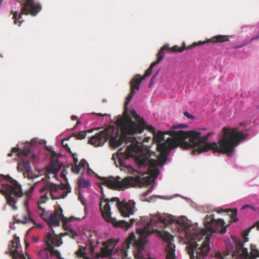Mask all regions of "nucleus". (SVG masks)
Masks as SVG:
<instances>
[{
  "label": "nucleus",
  "instance_id": "nucleus-17",
  "mask_svg": "<svg viewBox=\"0 0 259 259\" xmlns=\"http://www.w3.org/2000/svg\"><path fill=\"white\" fill-rule=\"evenodd\" d=\"M86 165L88 166V168L89 169L87 161L84 159H82L78 164L72 166V171L76 174H79L80 171L82 173L83 171L85 169Z\"/></svg>",
  "mask_w": 259,
  "mask_h": 259
},
{
  "label": "nucleus",
  "instance_id": "nucleus-5",
  "mask_svg": "<svg viewBox=\"0 0 259 259\" xmlns=\"http://www.w3.org/2000/svg\"><path fill=\"white\" fill-rule=\"evenodd\" d=\"M42 142L47 143L45 140L40 141L37 138H34L30 142H27L24 143V148L22 150H20L18 147H14L12 149V152L8 154V156L11 157L12 156L13 153H17L19 160L17 166L18 171L23 172L24 178H27L28 180H31L32 182L38 178V176L34 175L31 171L30 162L28 159L35 157L34 148Z\"/></svg>",
  "mask_w": 259,
  "mask_h": 259
},
{
  "label": "nucleus",
  "instance_id": "nucleus-40",
  "mask_svg": "<svg viewBox=\"0 0 259 259\" xmlns=\"http://www.w3.org/2000/svg\"><path fill=\"white\" fill-rule=\"evenodd\" d=\"M60 211H61V213L62 214L63 212V210H62V208L60 209Z\"/></svg>",
  "mask_w": 259,
  "mask_h": 259
},
{
  "label": "nucleus",
  "instance_id": "nucleus-14",
  "mask_svg": "<svg viewBox=\"0 0 259 259\" xmlns=\"http://www.w3.org/2000/svg\"><path fill=\"white\" fill-rule=\"evenodd\" d=\"M59 171L60 168L56 166L55 161L52 160L47 168L46 176L44 178L48 181H50L51 178L57 179V175Z\"/></svg>",
  "mask_w": 259,
  "mask_h": 259
},
{
  "label": "nucleus",
  "instance_id": "nucleus-26",
  "mask_svg": "<svg viewBox=\"0 0 259 259\" xmlns=\"http://www.w3.org/2000/svg\"><path fill=\"white\" fill-rule=\"evenodd\" d=\"M76 137L79 139H83L86 137V134L84 132H80L76 135Z\"/></svg>",
  "mask_w": 259,
  "mask_h": 259
},
{
  "label": "nucleus",
  "instance_id": "nucleus-25",
  "mask_svg": "<svg viewBox=\"0 0 259 259\" xmlns=\"http://www.w3.org/2000/svg\"><path fill=\"white\" fill-rule=\"evenodd\" d=\"M153 189H154V186L153 185L151 186L145 192L143 193L142 197L148 196L150 193H151L153 191Z\"/></svg>",
  "mask_w": 259,
  "mask_h": 259
},
{
  "label": "nucleus",
  "instance_id": "nucleus-10",
  "mask_svg": "<svg viewBox=\"0 0 259 259\" xmlns=\"http://www.w3.org/2000/svg\"><path fill=\"white\" fill-rule=\"evenodd\" d=\"M204 225L208 231L210 232H219L222 234L227 231L226 226L224 220H215L212 214L207 215L204 220Z\"/></svg>",
  "mask_w": 259,
  "mask_h": 259
},
{
  "label": "nucleus",
  "instance_id": "nucleus-44",
  "mask_svg": "<svg viewBox=\"0 0 259 259\" xmlns=\"http://www.w3.org/2000/svg\"><path fill=\"white\" fill-rule=\"evenodd\" d=\"M142 199H143V200H145V201L147 200V199L146 198L145 199H144V198H142Z\"/></svg>",
  "mask_w": 259,
  "mask_h": 259
},
{
  "label": "nucleus",
  "instance_id": "nucleus-3",
  "mask_svg": "<svg viewBox=\"0 0 259 259\" xmlns=\"http://www.w3.org/2000/svg\"><path fill=\"white\" fill-rule=\"evenodd\" d=\"M185 127L184 124L174 125L169 132L173 137L181 141H184L189 137L188 144L194 149L193 151L194 154L213 150L214 152H222L228 156L232 154L235 147L240 144L241 141L247 138L250 130V126L246 123H242L236 129L224 128L223 136L220 139L219 143L209 144L207 142L208 135L202 136L199 132L193 131L188 134L182 130L174 131L175 129Z\"/></svg>",
  "mask_w": 259,
  "mask_h": 259
},
{
  "label": "nucleus",
  "instance_id": "nucleus-34",
  "mask_svg": "<svg viewBox=\"0 0 259 259\" xmlns=\"http://www.w3.org/2000/svg\"><path fill=\"white\" fill-rule=\"evenodd\" d=\"M77 116H75V115H73V116H72V117H71V119H72V120H76V119H77Z\"/></svg>",
  "mask_w": 259,
  "mask_h": 259
},
{
  "label": "nucleus",
  "instance_id": "nucleus-29",
  "mask_svg": "<svg viewBox=\"0 0 259 259\" xmlns=\"http://www.w3.org/2000/svg\"><path fill=\"white\" fill-rule=\"evenodd\" d=\"M156 76V75H155L153 76H152V77L151 78L150 82L149 84V87H151L153 85V84L154 83V80L155 79Z\"/></svg>",
  "mask_w": 259,
  "mask_h": 259
},
{
  "label": "nucleus",
  "instance_id": "nucleus-18",
  "mask_svg": "<svg viewBox=\"0 0 259 259\" xmlns=\"http://www.w3.org/2000/svg\"><path fill=\"white\" fill-rule=\"evenodd\" d=\"M47 222L52 229L53 227L60 225V221L57 217V215L55 213H52L51 214Z\"/></svg>",
  "mask_w": 259,
  "mask_h": 259
},
{
  "label": "nucleus",
  "instance_id": "nucleus-23",
  "mask_svg": "<svg viewBox=\"0 0 259 259\" xmlns=\"http://www.w3.org/2000/svg\"><path fill=\"white\" fill-rule=\"evenodd\" d=\"M168 46L169 45L167 44ZM167 49H169L170 50V51L171 52H182L183 51H184L185 50V48H180L178 46H174L172 48H169V47L166 49H165L164 51H163V54H161V56L163 57V55L164 54V51L166 50H167Z\"/></svg>",
  "mask_w": 259,
  "mask_h": 259
},
{
  "label": "nucleus",
  "instance_id": "nucleus-43",
  "mask_svg": "<svg viewBox=\"0 0 259 259\" xmlns=\"http://www.w3.org/2000/svg\"><path fill=\"white\" fill-rule=\"evenodd\" d=\"M256 210H257L258 211V212H259V207L256 208Z\"/></svg>",
  "mask_w": 259,
  "mask_h": 259
},
{
  "label": "nucleus",
  "instance_id": "nucleus-13",
  "mask_svg": "<svg viewBox=\"0 0 259 259\" xmlns=\"http://www.w3.org/2000/svg\"><path fill=\"white\" fill-rule=\"evenodd\" d=\"M117 243L113 240H109L104 244V247L101 249L100 255L102 257H108L111 254Z\"/></svg>",
  "mask_w": 259,
  "mask_h": 259
},
{
  "label": "nucleus",
  "instance_id": "nucleus-36",
  "mask_svg": "<svg viewBox=\"0 0 259 259\" xmlns=\"http://www.w3.org/2000/svg\"><path fill=\"white\" fill-rule=\"evenodd\" d=\"M32 240H33V242H36L37 241L38 238L37 237H34L32 238Z\"/></svg>",
  "mask_w": 259,
  "mask_h": 259
},
{
  "label": "nucleus",
  "instance_id": "nucleus-1",
  "mask_svg": "<svg viewBox=\"0 0 259 259\" xmlns=\"http://www.w3.org/2000/svg\"><path fill=\"white\" fill-rule=\"evenodd\" d=\"M116 130L111 125L96 133L90 138L89 143L100 147L110 140L111 146L116 148L124 145L113 154L112 159L117 167L133 175L121 179L120 177H102V184L114 190H124L129 186L140 187L151 185L160 174L161 168L167 160L171 149L178 146L174 138L165 140L164 133L159 131L154 134L153 141L157 144L159 155L151 152L146 143L150 137L141 136L147 125L143 117L133 109L124 108L123 115L116 121Z\"/></svg>",
  "mask_w": 259,
  "mask_h": 259
},
{
  "label": "nucleus",
  "instance_id": "nucleus-11",
  "mask_svg": "<svg viewBox=\"0 0 259 259\" xmlns=\"http://www.w3.org/2000/svg\"><path fill=\"white\" fill-rule=\"evenodd\" d=\"M162 238L165 243L166 259H176L175 245L173 236L168 232H164Z\"/></svg>",
  "mask_w": 259,
  "mask_h": 259
},
{
  "label": "nucleus",
  "instance_id": "nucleus-6",
  "mask_svg": "<svg viewBox=\"0 0 259 259\" xmlns=\"http://www.w3.org/2000/svg\"><path fill=\"white\" fill-rule=\"evenodd\" d=\"M244 240L242 242L240 238L231 235L225 241V244L228 251L232 252L234 259H256L259 257V251L251 246L250 254L247 248L244 247Z\"/></svg>",
  "mask_w": 259,
  "mask_h": 259
},
{
  "label": "nucleus",
  "instance_id": "nucleus-24",
  "mask_svg": "<svg viewBox=\"0 0 259 259\" xmlns=\"http://www.w3.org/2000/svg\"><path fill=\"white\" fill-rule=\"evenodd\" d=\"M216 211L218 213H221L222 212H229V211H232V213H233L232 218L233 219H234V218L236 217L237 213V210L233 211L231 209H228V210L219 209V210H216Z\"/></svg>",
  "mask_w": 259,
  "mask_h": 259
},
{
  "label": "nucleus",
  "instance_id": "nucleus-32",
  "mask_svg": "<svg viewBox=\"0 0 259 259\" xmlns=\"http://www.w3.org/2000/svg\"><path fill=\"white\" fill-rule=\"evenodd\" d=\"M92 114H96V115H97L98 116H104L106 115V114H102L101 113L96 114L95 113H92Z\"/></svg>",
  "mask_w": 259,
  "mask_h": 259
},
{
  "label": "nucleus",
  "instance_id": "nucleus-12",
  "mask_svg": "<svg viewBox=\"0 0 259 259\" xmlns=\"http://www.w3.org/2000/svg\"><path fill=\"white\" fill-rule=\"evenodd\" d=\"M9 251L6 253H10L13 256V259H26L22 252V247L20 244L19 238H16L15 240H12L11 244L9 246Z\"/></svg>",
  "mask_w": 259,
  "mask_h": 259
},
{
  "label": "nucleus",
  "instance_id": "nucleus-2",
  "mask_svg": "<svg viewBox=\"0 0 259 259\" xmlns=\"http://www.w3.org/2000/svg\"><path fill=\"white\" fill-rule=\"evenodd\" d=\"M61 176L67 183L63 187L48 181L45 178H42L41 180L35 182L28 190L23 193L21 185L17 181L9 175H0V184L3 186L0 192L5 196L8 204L11 206L14 210H17L18 207L15 204L19 199L21 198L23 199L26 213L16 215L15 220L16 222L23 224H36L34 220L30 218L28 207L29 204L32 202V194L35 189H37L39 191L40 203H45L49 198L53 200L64 198L71 192V188L69 185L64 171L61 174Z\"/></svg>",
  "mask_w": 259,
  "mask_h": 259
},
{
  "label": "nucleus",
  "instance_id": "nucleus-19",
  "mask_svg": "<svg viewBox=\"0 0 259 259\" xmlns=\"http://www.w3.org/2000/svg\"><path fill=\"white\" fill-rule=\"evenodd\" d=\"M78 184L80 188H87L88 189H90L91 186L90 182L83 178H80L78 180Z\"/></svg>",
  "mask_w": 259,
  "mask_h": 259
},
{
  "label": "nucleus",
  "instance_id": "nucleus-38",
  "mask_svg": "<svg viewBox=\"0 0 259 259\" xmlns=\"http://www.w3.org/2000/svg\"><path fill=\"white\" fill-rule=\"evenodd\" d=\"M38 226H39V227L40 228H42V225L41 224H39V225H38Z\"/></svg>",
  "mask_w": 259,
  "mask_h": 259
},
{
  "label": "nucleus",
  "instance_id": "nucleus-21",
  "mask_svg": "<svg viewBox=\"0 0 259 259\" xmlns=\"http://www.w3.org/2000/svg\"><path fill=\"white\" fill-rule=\"evenodd\" d=\"M39 207L40 208L39 215L45 221L47 222L52 212L49 211H46L44 209L41 208L40 206Z\"/></svg>",
  "mask_w": 259,
  "mask_h": 259
},
{
  "label": "nucleus",
  "instance_id": "nucleus-42",
  "mask_svg": "<svg viewBox=\"0 0 259 259\" xmlns=\"http://www.w3.org/2000/svg\"><path fill=\"white\" fill-rule=\"evenodd\" d=\"M68 151H69V152H70V151H71L70 148H68Z\"/></svg>",
  "mask_w": 259,
  "mask_h": 259
},
{
  "label": "nucleus",
  "instance_id": "nucleus-7",
  "mask_svg": "<svg viewBox=\"0 0 259 259\" xmlns=\"http://www.w3.org/2000/svg\"><path fill=\"white\" fill-rule=\"evenodd\" d=\"M46 247L39 250L37 253L36 259H49V252L57 259H64L61 257L60 252L54 249V247H59L62 244L61 238L55 234L52 229V232H49L45 239ZM28 259H31L28 257Z\"/></svg>",
  "mask_w": 259,
  "mask_h": 259
},
{
  "label": "nucleus",
  "instance_id": "nucleus-46",
  "mask_svg": "<svg viewBox=\"0 0 259 259\" xmlns=\"http://www.w3.org/2000/svg\"><path fill=\"white\" fill-rule=\"evenodd\" d=\"M22 1H24V0H22Z\"/></svg>",
  "mask_w": 259,
  "mask_h": 259
},
{
  "label": "nucleus",
  "instance_id": "nucleus-35",
  "mask_svg": "<svg viewBox=\"0 0 259 259\" xmlns=\"http://www.w3.org/2000/svg\"><path fill=\"white\" fill-rule=\"evenodd\" d=\"M259 38V35H257L255 37H252L251 39V41H252L253 40H255V39H258Z\"/></svg>",
  "mask_w": 259,
  "mask_h": 259
},
{
  "label": "nucleus",
  "instance_id": "nucleus-31",
  "mask_svg": "<svg viewBox=\"0 0 259 259\" xmlns=\"http://www.w3.org/2000/svg\"><path fill=\"white\" fill-rule=\"evenodd\" d=\"M62 145L64 147H67L68 148V144L65 142V141L63 140L62 141Z\"/></svg>",
  "mask_w": 259,
  "mask_h": 259
},
{
  "label": "nucleus",
  "instance_id": "nucleus-4",
  "mask_svg": "<svg viewBox=\"0 0 259 259\" xmlns=\"http://www.w3.org/2000/svg\"><path fill=\"white\" fill-rule=\"evenodd\" d=\"M116 202V206L121 214L124 217H130L133 215L137 210L136 208V203L134 201L130 200L127 201L120 202L118 198H113L110 202ZM100 208L104 218L109 222L111 223L115 227L124 228L126 229L130 228L134 223V219L130 220V223L124 220L118 221L111 216V208L109 202L107 199H102L100 201Z\"/></svg>",
  "mask_w": 259,
  "mask_h": 259
},
{
  "label": "nucleus",
  "instance_id": "nucleus-39",
  "mask_svg": "<svg viewBox=\"0 0 259 259\" xmlns=\"http://www.w3.org/2000/svg\"><path fill=\"white\" fill-rule=\"evenodd\" d=\"M6 209V205H5L3 207V209L5 210Z\"/></svg>",
  "mask_w": 259,
  "mask_h": 259
},
{
  "label": "nucleus",
  "instance_id": "nucleus-22",
  "mask_svg": "<svg viewBox=\"0 0 259 259\" xmlns=\"http://www.w3.org/2000/svg\"><path fill=\"white\" fill-rule=\"evenodd\" d=\"M87 247V245L85 244L84 246L79 245V248L76 252V254L77 256L80 257H83L85 259L89 258L85 256V248Z\"/></svg>",
  "mask_w": 259,
  "mask_h": 259
},
{
  "label": "nucleus",
  "instance_id": "nucleus-15",
  "mask_svg": "<svg viewBox=\"0 0 259 259\" xmlns=\"http://www.w3.org/2000/svg\"><path fill=\"white\" fill-rule=\"evenodd\" d=\"M226 41H229L228 36L219 35L212 37L210 39H207L205 41H200L198 42H194L192 44L193 47H195L198 45H203L206 42H222Z\"/></svg>",
  "mask_w": 259,
  "mask_h": 259
},
{
  "label": "nucleus",
  "instance_id": "nucleus-47",
  "mask_svg": "<svg viewBox=\"0 0 259 259\" xmlns=\"http://www.w3.org/2000/svg\"><path fill=\"white\" fill-rule=\"evenodd\" d=\"M87 259H91V258H87Z\"/></svg>",
  "mask_w": 259,
  "mask_h": 259
},
{
  "label": "nucleus",
  "instance_id": "nucleus-16",
  "mask_svg": "<svg viewBox=\"0 0 259 259\" xmlns=\"http://www.w3.org/2000/svg\"><path fill=\"white\" fill-rule=\"evenodd\" d=\"M74 220V217H71L69 218V220L63 223V226L65 230L67 231L66 234L70 236L73 239H76L78 237V234L72 229L71 228V222Z\"/></svg>",
  "mask_w": 259,
  "mask_h": 259
},
{
  "label": "nucleus",
  "instance_id": "nucleus-28",
  "mask_svg": "<svg viewBox=\"0 0 259 259\" xmlns=\"http://www.w3.org/2000/svg\"><path fill=\"white\" fill-rule=\"evenodd\" d=\"M184 114L188 119H192L194 118V117L192 114H190L188 111H185Z\"/></svg>",
  "mask_w": 259,
  "mask_h": 259
},
{
  "label": "nucleus",
  "instance_id": "nucleus-27",
  "mask_svg": "<svg viewBox=\"0 0 259 259\" xmlns=\"http://www.w3.org/2000/svg\"><path fill=\"white\" fill-rule=\"evenodd\" d=\"M246 208L251 209L253 210H256V208L254 206L250 205H245L242 207V209H244Z\"/></svg>",
  "mask_w": 259,
  "mask_h": 259
},
{
  "label": "nucleus",
  "instance_id": "nucleus-33",
  "mask_svg": "<svg viewBox=\"0 0 259 259\" xmlns=\"http://www.w3.org/2000/svg\"><path fill=\"white\" fill-rule=\"evenodd\" d=\"M77 162H78V159L76 158L75 155H74V163H75V165L78 164Z\"/></svg>",
  "mask_w": 259,
  "mask_h": 259
},
{
  "label": "nucleus",
  "instance_id": "nucleus-8",
  "mask_svg": "<svg viewBox=\"0 0 259 259\" xmlns=\"http://www.w3.org/2000/svg\"><path fill=\"white\" fill-rule=\"evenodd\" d=\"M168 48V45H164L160 49L158 53L157 54V61L152 63L150 67L146 70L144 77L143 78H141L140 76L137 75L131 81V92L128 94L126 98L124 108H128V104L133 97V94L135 93V90L136 89L138 90L140 89V86L142 83V80L144 79L146 77L150 76L152 73L153 67L160 63L162 60L163 57L161 56V54H163V51Z\"/></svg>",
  "mask_w": 259,
  "mask_h": 259
},
{
  "label": "nucleus",
  "instance_id": "nucleus-37",
  "mask_svg": "<svg viewBox=\"0 0 259 259\" xmlns=\"http://www.w3.org/2000/svg\"><path fill=\"white\" fill-rule=\"evenodd\" d=\"M185 45H186V44H185V42H183V47L182 48H185Z\"/></svg>",
  "mask_w": 259,
  "mask_h": 259
},
{
  "label": "nucleus",
  "instance_id": "nucleus-45",
  "mask_svg": "<svg viewBox=\"0 0 259 259\" xmlns=\"http://www.w3.org/2000/svg\"><path fill=\"white\" fill-rule=\"evenodd\" d=\"M26 247H27L28 246V244L26 243Z\"/></svg>",
  "mask_w": 259,
  "mask_h": 259
},
{
  "label": "nucleus",
  "instance_id": "nucleus-9",
  "mask_svg": "<svg viewBox=\"0 0 259 259\" xmlns=\"http://www.w3.org/2000/svg\"><path fill=\"white\" fill-rule=\"evenodd\" d=\"M41 10V5L34 0H26L21 9V13L18 14L17 11L13 12V19L14 23L20 26L23 20H21L22 15L30 14L32 16H36Z\"/></svg>",
  "mask_w": 259,
  "mask_h": 259
},
{
  "label": "nucleus",
  "instance_id": "nucleus-20",
  "mask_svg": "<svg viewBox=\"0 0 259 259\" xmlns=\"http://www.w3.org/2000/svg\"><path fill=\"white\" fill-rule=\"evenodd\" d=\"M255 226H256L257 229L259 230V222H258L256 223L254 226H252L251 227L248 228L244 232L242 237H243V240H244V242H247L248 241L249 238H248L247 236H248L249 233H250L251 230L253 228H254V227Z\"/></svg>",
  "mask_w": 259,
  "mask_h": 259
},
{
  "label": "nucleus",
  "instance_id": "nucleus-41",
  "mask_svg": "<svg viewBox=\"0 0 259 259\" xmlns=\"http://www.w3.org/2000/svg\"><path fill=\"white\" fill-rule=\"evenodd\" d=\"M91 249H92V251H92V253H93V252H94L93 248V247H92Z\"/></svg>",
  "mask_w": 259,
  "mask_h": 259
},
{
  "label": "nucleus",
  "instance_id": "nucleus-30",
  "mask_svg": "<svg viewBox=\"0 0 259 259\" xmlns=\"http://www.w3.org/2000/svg\"><path fill=\"white\" fill-rule=\"evenodd\" d=\"M78 197H79V199H80V201L81 202L82 204L83 205H85V201H84L82 195L81 194H79Z\"/></svg>",
  "mask_w": 259,
  "mask_h": 259
}]
</instances>
